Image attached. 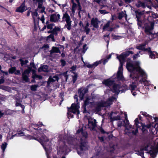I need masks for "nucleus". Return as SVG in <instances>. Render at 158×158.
<instances>
[{
    "instance_id": "1",
    "label": "nucleus",
    "mask_w": 158,
    "mask_h": 158,
    "mask_svg": "<svg viewBox=\"0 0 158 158\" xmlns=\"http://www.w3.org/2000/svg\"><path fill=\"white\" fill-rule=\"evenodd\" d=\"M140 62L135 61L133 63L129 62V72L131 73L130 77L134 80V82L130 85V89L133 96L137 94L135 92H139L137 86L139 84L143 83L145 85H150V82L146 80L147 75L145 72L139 66Z\"/></svg>"
},
{
    "instance_id": "2",
    "label": "nucleus",
    "mask_w": 158,
    "mask_h": 158,
    "mask_svg": "<svg viewBox=\"0 0 158 158\" xmlns=\"http://www.w3.org/2000/svg\"><path fill=\"white\" fill-rule=\"evenodd\" d=\"M76 135L77 137L75 139L73 137H69L67 138L64 142H67L68 144L74 145L75 140H78L80 142L79 148H77V153L81 156L84 151L88 150L89 146L88 145L86 139L87 137V133L85 129H78Z\"/></svg>"
},
{
    "instance_id": "3",
    "label": "nucleus",
    "mask_w": 158,
    "mask_h": 158,
    "mask_svg": "<svg viewBox=\"0 0 158 158\" xmlns=\"http://www.w3.org/2000/svg\"><path fill=\"white\" fill-rule=\"evenodd\" d=\"M141 114L143 116L146 117L147 121L144 123L139 122V120H142L141 117L139 115L138 118L135 120V125L136 128H158V118L149 115L145 112H141Z\"/></svg>"
},
{
    "instance_id": "4",
    "label": "nucleus",
    "mask_w": 158,
    "mask_h": 158,
    "mask_svg": "<svg viewBox=\"0 0 158 158\" xmlns=\"http://www.w3.org/2000/svg\"><path fill=\"white\" fill-rule=\"evenodd\" d=\"M117 58L118 59L120 62V66L118 68L116 76L118 80L123 81L125 80L123 75V63L125 61L126 58L128 56V51L125 52L119 56L117 54Z\"/></svg>"
},
{
    "instance_id": "5",
    "label": "nucleus",
    "mask_w": 158,
    "mask_h": 158,
    "mask_svg": "<svg viewBox=\"0 0 158 158\" xmlns=\"http://www.w3.org/2000/svg\"><path fill=\"white\" fill-rule=\"evenodd\" d=\"M149 151V154L152 158H155L158 152V142L156 144H155L154 146L149 144L145 147L143 149H140L136 152V154L141 156L142 158H144L143 156V151Z\"/></svg>"
},
{
    "instance_id": "6",
    "label": "nucleus",
    "mask_w": 158,
    "mask_h": 158,
    "mask_svg": "<svg viewBox=\"0 0 158 158\" xmlns=\"http://www.w3.org/2000/svg\"><path fill=\"white\" fill-rule=\"evenodd\" d=\"M36 132V134L37 136H38L40 138V141L38 140L41 143V144L43 146L41 143H43L45 147L48 148L47 149L48 151H50L52 150V147L51 146V143L49 141V140L45 135H41L40 133H38V132H40L42 131V129H34Z\"/></svg>"
},
{
    "instance_id": "7",
    "label": "nucleus",
    "mask_w": 158,
    "mask_h": 158,
    "mask_svg": "<svg viewBox=\"0 0 158 158\" xmlns=\"http://www.w3.org/2000/svg\"><path fill=\"white\" fill-rule=\"evenodd\" d=\"M114 80H112L110 79H108L103 81L102 83L106 86L110 87L113 85V89H112V91L115 93L116 94H118L120 91V85L118 84H114Z\"/></svg>"
},
{
    "instance_id": "8",
    "label": "nucleus",
    "mask_w": 158,
    "mask_h": 158,
    "mask_svg": "<svg viewBox=\"0 0 158 158\" xmlns=\"http://www.w3.org/2000/svg\"><path fill=\"white\" fill-rule=\"evenodd\" d=\"M116 98L114 97L110 98L106 102L102 101L97 102L95 106V110L98 112L101 110L102 107L110 106L112 104V102L115 100Z\"/></svg>"
},
{
    "instance_id": "9",
    "label": "nucleus",
    "mask_w": 158,
    "mask_h": 158,
    "mask_svg": "<svg viewBox=\"0 0 158 158\" xmlns=\"http://www.w3.org/2000/svg\"><path fill=\"white\" fill-rule=\"evenodd\" d=\"M154 25V23L153 22H149L145 24L144 27L145 32L146 34L149 35L150 39H152V37H157L158 38V32L156 34H152V31L153 29Z\"/></svg>"
},
{
    "instance_id": "10",
    "label": "nucleus",
    "mask_w": 158,
    "mask_h": 158,
    "mask_svg": "<svg viewBox=\"0 0 158 158\" xmlns=\"http://www.w3.org/2000/svg\"><path fill=\"white\" fill-rule=\"evenodd\" d=\"M20 129H18L19 130H18L17 132H16L15 131L14 129H10L7 136L8 138L11 139L14 136L19 137L24 135V133L23 132L24 131L23 130H20Z\"/></svg>"
},
{
    "instance_id": "11",
    "label": "nucleus",
    "mask_w": 158,
    "mask_h": 158,
    "mask_svg": "<svg viewBox=\"0 0 158 158\" xmlns=\"http://www.w3.org/2000/svg\"><path fill=\"white\" fill-rule=\"evenodd\" d=\"M79 108L78 103H73L72 104L71 107L68 109V116L71 118L73 117V115H71V113L78 114H79Z\"/></svg>"
},
{
    "instance_id": "12",
    "label": "nucleus",
    "mask_w": 158,
    "mask_h": 158,
    "mask_svg": "<svg viewBox=\"0 0 158 158\" xmlns=\"http://www.w3.org/2000/svg\"><path fill=\"white\" fill-rule=\"evenodd\" d=\"M63 21H65L66 23L64 26V28H67L68 30H70L71 29V23L72 21L71 20L70 17L67 13L64 14L62 17Z\"/></svg>"
},
{
    "instance_id": "13",
    "label": "nucleus",
    "mask_w": 158,
    "mask_h": 158,
    "mask_svg": "<svg viewBox=\"0 0 158 158\" xmlns=\"http://www.w3.org/2000/svg\"><path fill=\"white\" fill-rule=\"evenodd\" d=\"M121 114L122 115V117H124L125 120H124L123 123L121 121H118V127H120L123 125L126 127V128H127L128 125V121L127 120V114L125 112H122Z\"/></svg>"
},
{
    "instance_id": "14",
    "label": "nucleus",
    "mask_w": 158,
    "mask_h": 158,
    "mask_svg": "<svg viewBox=\"0 0 158 158\" xmlns=\"http://www.w3.org/2000/svg\"><path fill=\"white\" fill-rule=\"evenodd\" d=\"M92 105V99L89 98H87L84 102V104L82 106V108L84 109L83 112L86 113V110L85 107L86 106H91Z\"/></svg>"
},
{
    "instance_id": "15",
    "label": "nucleus",
    "mask_w": 158,
    "mask_h": 158,
    "mask_svg": "<svg viewBox=\"0 0 158 158\" xmlns=\"http://www.w3.org/2000/svg\"><path fill=\"white\" fill-rule=\"evenodd\" d=\"M100 21L98 20L97 18H93L92 19L91 22V25L94 27L98 28L99 27L98 24Z\"/></svg>"
},
{
    "instance_id": "16",
    "label": "nucleus",
    "mask_w": 158,
    "mask_h": 158,
    "mask_svg": "<svg viewBox=\"0 0 158 158\" xmlns=\"http://www.w3.org/2000/svg\"><path fill=\"white\" fill-rule=\"evenodd\" d=\"M147 51L148 52L149 56L151 58L155 59L156 58H158V54L157 53L155 52H152L151 51L150 48H148V50Z\"/></svg>"
},
{
    "instance_id": "17",
    "label": "nucleus",
    "mask_w": 158,
    "mask_h": 158,
    "mask_svg": "<svg viewBox=\"0 0 158 158\" xmlns=\"http://www.w3.org/2000/svg\"><path fill=\"white\" fill-rule=\"evenodd\" d=\"M88 127H85V128H95L96 127V122L95 119L93 121H88Z\"/></svg>"
},
{
    "instance_id": "18",
    "label": "nucleus",
    "mask_w": 158,
    "mask_h": 158,
    "mask_svg": "<svg viewBox=\"0 0 158 158\" xmlns=\"http://www.w3.org/2000/svg\"><path fill=\"white\" fill-rule=\"evenodd\" d=\"M60 15L59 14L56 15V14L51 15L50 19L51 21L55 22L58 21V19H60Z\"/></svg>"
},
{
    "instance_id": "19",
    "label": "nucleus",
    "mask_w": 158,
    "mask_h": 158,
    "mask_svg": "<svg viewBox=\"0 0 158 158\" xmlns=\"http://www.w3.org/2000/svg\"><path fill=\"white\" fill-rule=\"evenodd\" d=\"M95 155L96 157H99L102 154V148L97 146L95 148Z\"/></svg>"
},
{
    "instance_id": "20",
    "label": "nucleus",
    "mask_w": 158,
    "mask_h": 158,
    "mask_svg": "<svg viewBox=\"0 0 158 158\" xmlns=\"http://www.w3.org/2000/svg\"><path fill=\"white\" fill-rule=\"evenodd\" d=\"M27 10V7L25 5L24 3H23L19 7L17 8L16 10V11L22 13L26 10Z\"/></svg>"
},
{
    "instance_id": "21",
    "label": "nucleus",
    "mask_w": 158,
    "mask_h": 158,
    "mask_svg": "<svg viewBox=\"0 0 158 158\" xmlns=\"http://www.w3.org/2000/svg\"><path fill=\"white\" fill-rule=\"evenodd\" d=\"M68 148L67 146L66 145H64L63 147H60L58 151V153H59L60 152L63 153L64 154H66L67 153Z\"/></svg>"
},
{
    "instance_id": "22",
    "label": "nucleus",
    "mask_w": 158,
    "mask_h": 158,
    "mask_svg": "<svg viewBox=\"0 0 158 158\" xmlns=\"http://www.w3.org/2000/svg\"><path fill=\"white\" fill-rule=\"evenodd\" d=\"M32 16L35 23H36V22L38 21L40 19L36 10L32 12Z\"/></svg>"
},
{
    "instance_id": "23",
    "label": "nucleus",
    "mask_w": 158,
    "mask_h": 158,
    "mask_svg": "<svg viewBox=\"0 0 158 158\" xmlns=\"http://www.w3.org/2000/svg\"><path fill=\"white\" fill-rule=\"evenodd\" d=\"M110 23V21H109L104 25L103 28V29L104 31H111L113 30V28L109 27Z\"/></svg>"
},
{
    "instance_id": "24",
    "label": "nucleus",
    "mask_w": 158,
    "mask_h": 158,
    "mask_svg": "<svg viewBox=\"0 0 158 158\" xmlns=\"http://www.w3.org/2000/svg\"><path fill=\"white\" fill-rule=\"evenodd\" d=\"M59 79L58 77L57 76H54L53 77H50L49 78L48 84H50L51 82H53L56 81H58Z\"/></svg>"
},
{
    "instance_id": "25",
    "label": "nucleus",
    "mask_w": 158,
    "mask_h": 158,
    "mask_svg": "<svg viewBox=\"0 0 158 158\" xmlns=\"http://www.w3.org/2000/svg\"><path fill=\"white\" fill-rule=\"evenodd\" d=\"M48 66L45 65L42 66L40 67L38 70L39 72L44 71L45 72H48Z\"/></svg>"
},
{
    "instance_id": "26",
    "label": "nucleus",
    "mask_w": 158,
    "mask_h": 158,
    "mask_svg": "<svg viewBox=\"0 0 158 158\" xmlns=\"http://www.w3.org/2000/svg\"><path fill=\"white\" fill-rule=\"evenodd\" d=\"M146 44V43H143L137 46L136 48L137 49L141 50L144 51H147L148 50V48H145V46Z\"/></svg>"
},
{
    "instance_id": "27",
    "label": "nucleus",
    "mask_w": 158,
    "mask_h": 158,
    "mask_svg": "<svg viewBox=\"0 0 158 158\" xmlns=\"http://www.w3.org/2000/svg\"><path fill=\"white\" fill-rule=\"evenodd\" d=\"M127 15L126 13V12H122L119 13L118 16V18L119 19H121L123 17H124L125 20L126 21H127Z\"/></svg>"
},
{
    "instance_id": "28",
    "label": "nucleus",
    "mask_w": 158,
    "mask_h": 158,
    "mask_svg": "<svg viewBox=\"0 0 158 158\" xmlns=\"http://www.w3.org/2000/svg\"><path fill=\"white\" fill-rule=\"evenodd\" d=\"M50 54H52L54 53H61L59 48L56 47H53L52 48V50L50 51Z\"/></svg>"
},
{
    "instance_id": "29",
    "label": "nucleus",
    "mask_w": 158,
    "mask_h": 158,
    "mask_svg": "<svg viewBox=\"0 0 158 158\" xmlns=\"http://www.w3.org/2000/svg\"><path fill=\"white\" fill-rule=\"evenodd\" d=\"M139 3L140 4V6H142L143 7L147 6L148 7H149V6L148 5L151 4V2L150 0H147L145 1V2L144 3L141 2H140Z\"/></svg>"
},
{
    "instance_id": "30",
    "label": "nucleus",
    "mask_w": 158,
    "mask_h": 158,
    "mask_svg": "<svg viewBox=\"0 0 158 158\" xmlns=\"http://www.w3.org/2000/svg\"><path fill=\"white\" fill-rule=\"evenodd\" d=\"M89 24L88 22H87L84 28V31L86 32V34H89L90 30V29L89 28Z\"/></svg>"
},
{
    "instance_id": "31",
    "label": "nucleus",
    "mask_w": 158,
    "mask_h": 158,
    "mask_svg": "<svg viewBox=\"0 0 158 158\" xmlns=\"http://www.w3.org/2000/svg\"><path fill=\"white\" fill-rule=\"evenodd\" d=\"M7 145V143L6 142L2 143L1 146V148L2 149V152L4 153L5 151Z\"/></svg>"
},
{
    "instance_id": "32",
    "label": "nucleus",
    "mask_w": 158,
    "mask_h": 158,
    "mask_svg": "<svg viewBox=\"0 0 158 158\" xmlns=\"http://www.w3.org/2000/svg\"><path fill=\"white\" fill-rule=\"evenodd\" d=\"M39 86L38 85H34L31 86V89L32 91H35L37 90V88Z\"/></svg>"
},
{
    "instance_id": "33",
    "label": "nucleus",
    "mask_w": 158,
    "mask_h": 158,
    "mask_svg": "<svg viewBox=\"0 0 158 158\" xmlns=\"http://www.w3.org/2000/svg\"><path fill=\"white\" fill-rule=\"evenodd\" d=\"M31 71V68L29 67H28V69L25 70L23 73L22 74H24L26 75H28Z\"/></svg>"
},
{
    "instance_id": "34",
    "label": "nucleus",
    "mask_w": 158,
    "mask_h": 158,
    "mask_svg": "<svg viewBox=\"0 0 158 158\" xmlns=\"http://www.w3.org/2000/svg\"><path fill=\"white\" fill-rule=\"evenodd\" d=\"M15 69L16 68L15 67H11L9 69L8 73L10 74L14 73Z\"/></svg>"
},
{
    "instance_id": "35",
    "label": "nucleus",
    "mask_w": 158,
    "mask_h": 158,
    "mask_svg": "<svg viewBox=\"0 0 158 158\" xmlns=\"http://www.w3.org/2000/svg\"><path fill=\"white\" fill-rule=\"evenodd\" d=\"M38 3V7L39 9H41V10H40V12L41 13H42L44 12V13L45 14L46 13L44 11L45 7L44 6H42V5L43 4V2H42V3L41 4V7H39V3Z\"/></svg>"
},
{
    "instance_id": "36",
    "label": "nucleus",
    "mask_w": 158,
    "mask_h": 158,
    "mask_svg": "<svg viewBox=\"0 0 158 158\" xmlns=\"http://www.w3.org/2000/svg\"><path fill=\"white\" fill-rule=\"evenodd\" d=\"M33 1L35 3H39V7H41V4L43 2V0H33Z\"/></svg>"
},
{
    "instance_id": "37",
    "label": "nucleus",
    "mask_w": 158,
    "mask_h": 158,
    "mask_svg": "<svg viewBox=\"0 0 158 158\" xmlns=\"http://www.w3.org/2000/svg\"><path fill=\"white\" fill-rule=\"evenodd\" d=\"M102 60H100L96 61L94 62L93 64V68H94L95 67L98 66L99 64H100L102 63Z\"/></svg>"
},
{
    "instance_id": "38",
    "label": "nucleus",
    "mask_w": 158,
    "mask_h": 158,
    "mask_svg": "<svg viewBox=\"0 0 158 158\" xmlns=\"http://www.w3.org/2000/svg\"><path fill=\"white\" fill-rule=\"evenodd\" d=\"M22 77L23 80L25 82H27L29 81V79L27 75L22 74Z\"/></svg>"
},
{
    "instance_id": "39",
    "label": "nucleus",
    "mask_w": 158,
    "mask_h": 158,
    "mask_svg": "<svg viewBox=\"0 0 158 158\" xmlns=\"http://www.w3.org/2000/svg\"><path fill=\"white\" fill-rule=\"evenodd\" d=\"M79 97L81 99V100H82L83 99L85 94L82 91H80V90L79 91Z\"/></svg>"
},
{
    "instance_id": "40",
    "label": "nucleus",
    "mask_w": 158,
    "mask_h": 158,
    "mask_svg": "<svg viewBox=\"0 0 158 158\" xmlns=\"http://www.w3.org/2000/svg\"><path fill=\"white\" fill-rule=\"evenodd\" d=\"M140 51H139L138 52H137V54L133 55L132 57L133 59H135L140 56Z\"/></svg>"
},
{
    "instance_id": "41",
    "label": "nucleus",
    "mask_w": 158,
    "mask_h": 158,
    "mask_svg": "<svg viewBox=\"0 0 158 158\" xmlns=\"http://www.w3.org/2000/svg\"><path fill=\"white\" fill-rule=\"evenodd\" d=\"M72 3L73 4V6L72 7V12H74L75 9L77 7V4L74 3L73 1H72Z\"/></svg>"
},
{
    "instance_id": "42",
    "label": "nucleus",
    "mask_w": 158,
    "mask_h": 158,
    "mask_svg": "<svg viewBox=\"0 0 158 158\" xmlns=\"http://www.w3.org/2000/svg\"><path fill=\"white\" fill-rule=\"evenodd\" d=\"M21 62V64L22 66H23L24 65H25L27 63H28V60H20Z\"/></svg>"
},
{
    "instance_id": "43",
    "label": "nucleus",
    "mask_w": 158,
    "mask_h": 158,
    "mask_svg": "<svg viewBox=\"0 0 158 158\" xmlns=\"http://www.w3.org/2000/svg\"><path fill=\"white\" fill-rule=\"evenodd\" d=\"M67 72L68 71H66L62 73V75L64 76L66 81H67L68 78V75L67 74Z\"/></svg>"
},
{
    "instance_id": "44",
    "label": "nucleus",
    "mask_w": 158,
    "mask_h": 158,
    "mask_svg": "<svg viewBox=\"0 0 158 158\" xmlns=\"http://www.w3.org/2000/svg\"><path fill=\"white\" fill-rule=\"evenodd\" d=\"M84 66H85L86 67L89 68H93L92 64H91L89 63H84Z\"/></svg>"
},
{
    "instance_id": "45",
    "label": "nucleus",
    "mask_w": 158,
    "mask_h": 158,
    "mask_svg": "<svg viewBox=\"0 0 158 158\" xmlns=\"http://www.w3.org/2000/svg\"><path fill=\"white\" fill-rule=\"evenodd\" d=\"M111 118L113 120H118L120 119V116L119 115H117L113 117V118L111 117Z\"/></svg>"
},
{
    "instance_id": "46",
    "label": "nucleus",
    "mask_w": 158,
    "mask_h": 158,
    "mask_svg": "<svg viewBox=\"0 0 158 158\" xmlns=\"http://www.w3.org/2000/svg\"><path fill=\"white\" fill-rule=\"evenodd\" d=\"M32 78L34 79H35L36 78H38L39 79H41L42 78V77L41 76H39L37 75L36 74H35L32 76Z\"/></svg>"
},
{
    "instance_id": "47",
    "label": "nucleus",
    "mask_w": 158,
    "mask_h": 158,
    "mask_svg": "<svg viewBox=\"0 0 158 158\" xmlns=\"http://www.w3.org/2000/svg\"><path fill=\"white\" fill-rule=\"evenodd\" d=\"M99 12L102 14H106L108 13L109 12H107L105 10H99Z\"/></svg>"
},
{
    "instance_id": "48",
    "label": "nucleus",
    "mask_w": 158,
    "mask_h": 158,
    "mask_svg": "<svg viewBox=\"0 0 158 158\" xmlns=\"http://www.w3.org/2000/svg\"><path fill=\"white\" fill-rule=\"evenodd\" d=\"M77 79V75H74L73 77V83H74Z\"/></svg>"
},
{
    "instance_id": "49",
    "label": "nucleus",
    "mask_w": 158,
    "mask_h": 158,
    "mask_svg": "<svg viewBox=\"0 0 158 158\" xmlns=\"http://www.w3.org/2000/svg\"><path fill=\"white\" fill-rule=\"evenodd\" d=\"M83 52L84 53L85 52L86 50L87 49V47L86 44H85V45H83Z\"/></svg>"
},
{
    "instance_id": "50",
    "label": "nucleus",
    "mask_w": 158,
    "mask_h": 158,
    "mask_svg": "<svg viewBox=\"0 0 158 158\" xmlns=\"http://www.w3.org/2000/svg\"><path fill=\"white\" fill-rule=\"evenodd\" d=\"M112 36L113 37V39L115 40L119 39L121 38V37L120 36L114 35H112Z\"/></svg>"
},
{
    "instance_id": "51",
    "label": "nucleus",
    "mask_w": 158,
    "mask_h": 158,
    "mask_svg": "<svg viewBox=\"0 0 158 158\" xmlns=\"http://www.w3.org/2000/svg\"><path fill=\"white\" fill-rule=\"evenodd\" d=\"M60 62H61V64L62 66H64L66 64V62L64 60H61Z\"/></svg>"
},
{
    "instance_id": "52",
    "label": "nucleus",
    "mask_w": 158,
    "mask_h": 158,
    "mask_svg": "<svg viewBox=\"0 0 158 158\" xmlns=\"http://www.w3.org/2000/svg\"><path fill=\"white\" fill-rule=\"evenodd\" d=\"M151 15H152V17L153 18H158V16L155 13H151Z\"/></svg>"
},
{
    "instance_id": "53",
    "label": "nucleus",
    "mask_w": 158,
    "mask_h": 158,
    "mask_svg": "<svg viewBox=\"0 0 158 158\" xmlns=\"http://www.w3.org/2000/svg\"><path fill=\"white\" fill-rule=\"evenodd\" d=\"M53 24H49L47 25V28L48 29H51L52 28Z\"/></svg>"
},
{
    "instance_id": "54",
    "label": "nucleus",
    "mask_w": 158,
    "mask_h": 158,
    "mask_svg": "<svg viewBox=\"0 0 158 158\" xmlns=\"http://www.w3.org/2000/svg\"><path fill=\"white\" fill-rule=\"evenodd\" d=\"M43 125L42 123H40L39 124H36L34 125V127L39 128L41 127V126H42Z\"/></svg>"
},
{
    "instance_id": "55",
    "label": "nucleus",
    "mask_w": 158,
    "mask_h": 158,
    "mask_svg": "<svg viewBox=\"0 0 158 158\" xmlns=\"http://www.w3.org/2000/svg\"><path fill=\"white\" fill-rule=\"evenodd\" d=\"M14 74L16 75H20L21 74L20 71L19 70H16V69H15V72Z\"/></svg>"
},
{
    "instance_id": "56",
    "label": "nucleus",
    "mask_w": 158,
    "mask_h": 158,
    "mask_svg": "<svg viewBox=\"0 0 158 158\" xmlns=\"http://www.w3.org/2000/svg\"><path fill=\"white\" fill-rule=\"evenodd\" d=\"M30 66H31V67H30V68H31V69H32V68H35V64H34V63H33V62H31L30 63Z\"/></svg>"
},
{
    "instance_id": "57",
    "label": "nucleus",
    "mask_w": 158,
    "mask_h": 158,
    "mask_svg": "<svg viewBox=\"0 0 158 158\" xmlns=\"http://www.w3.org/2000/svg\"><path fill=\"white\" fill-rule=\"evenodd\" d=\"M40 19L42 21L43 23H44L45 19L44 17V16L43 15H42L41 19Z\"/></svg>"
},
{
    "instance_id": "58",
    "label": "nucleus",
    "mask_w": 158,
    "mask_h": 158,
    "mask_svg": "<svg viewBox=\"0 0 158 158\" xmlns=\"http://www.w3.org/2000/svg\"><path fill=\"white\" fill-rule=\"evenodd\" d=\"M53 30L54 31H60V29L59 27H55Z\"/></svg>"
},
{
    "instance_id": "59",
    "label": "nucleus",
    "mask_w": 158,
    "mask_h": 158,
    "mask_svg": "<svg viewBox=\"0 0 158 158\" xmlns=\"http://www.w3.org/2000/svg\"><path fill=\"white\" fill-rule=\"evenodd\" d=\"M81 91L85 94L88 92V90L87 89H84Z\"/></svg>"
},
{
    "instance_id": "60",
    "label": "nucleus",
    "mask_w": 158,
    "mask_h": 158,
    "mask_svg": "<svg viewBox=\"0 0 158 158\" xmlns=\"http://www.w3.org/2000/svg\"><path fill=\"white\" fill-rule=\"evenodd\" d=\"M54 37V36L53 34H51L50 35H49V36H48L47 37L48 38H51V39H53Z\"/></svg>"
},
{
    "instance_id": "61",
    "label": "nucleus",
    "mask_w": 158,
    "mask_h": 158,
    "mask_svg": "<svg viewBox=\"0 0 158 158\" xmlns=\"http://www.w3.org/2000/svg\"><path fill=\"white\" fill-rule=\"evenodd\" d=\"M98 139L101 141L103 142L104 141V137H98Z\"/></svg>"
},
{
    "instance_id": "62",
    "label": "nucleus",
    "mask_w": 158,
    "mask_h": 158,
    "mask_svg": "<svg viewBox=\"0 0 158 158\" xmlns=\"http://www.w3.org/2000/svg\"><path fill=\"white\" fill-rule=\"evenodd\" d=\"M132 49V48H129V55H130V54H132L134 52H133L132 51L130 50H131Z\"/></svg>"
},
{
    "instance_id": "63",
    "label": "nucleus",
    "mask_w": 158,
    "mask_h": 158,
    "mask_svg": "<svg viewBox=\"0 0 158 158\" xmlns=\"http://www.w3.org/2000/svg\"><path fill=\"white\" fill-rule=\"evenodd\" d=\"M138 130L137 129H135V132L134 131H132L133 133L135 135L136 134L138 133Z\"/></svg>"
},
{
    "instance_id": "64",
    "label": "nucleus",
    "mask_w": 158,
    "mask_h": 158,
    "mask_svg": "<svg viewBox=\"0 0 158 158\" xmlns=\"http://www.w3.org/2000/svg\"><path fill=\"white\" fill-rule=\"evenodd\" d=\"M71 69L73 71H74L76 69V67L73 66L71 67Z\"/></svg>"
}]
</instances>
